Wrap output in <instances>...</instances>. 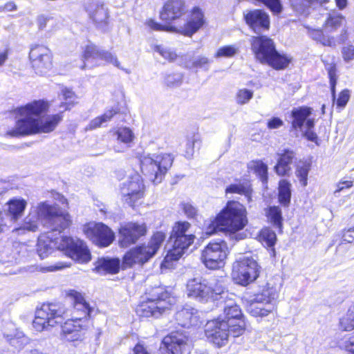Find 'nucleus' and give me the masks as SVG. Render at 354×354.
<instances>
[{
    "label": "nucleus",
    "mask_w": 354,
    "mask_h": 354,
    "mask_svg": "<svg viewBox=\"0 0 354 354\" xmlns=\"http://www.w3.org/2000/svg\"><path fill=\"white\" fill-rule=\"evenodd\" d=\"M48 108L44 100H35L15 110L17 118L15 127L7 131L10 137H21L33 134L50 133L55 129L62 120V113L41 118Z\"/></svg>",
    "instance_id": "1"
},
{
    "label": "nucleus",
    "mask_w": 354,
    "mask_h": 354,
    "mask_svg": "<svg viewBox=\"0 0 354 354\" xmlns=\"http://www.w3.org/2000/svg\"><path fill=\"white\" fill-rule=\"evenodd\" d=\"M54 249L64 252L66 255L79 263H87L91 259L87 246L79 239L63 236L53 238L52 233L39 236L37 252L41 259L47 257Z\"/></svg>",
    "instance_id": "2"
},
{
    "label": "nucleus",
    "mask_w": 354,
    "mask_h": 354,
    "mask_svg": "<svg viewBox=\"0 0 354 354\" xmlns=\"http://www.w3.org/2000/svg\"><path fill=\"white\" fill-rule=\"evenodd\" d=\"M66 297L73 302L75 312L80 315H73L62 326L61 337L67 342H82L88 328L87 317L89 316L91 308L83 295L75 290H70L66 292Z\"/></svg>",
    "instance_id": "3"
},
{
    "label": "nucleus",
    "mask_w": 354,
    "mask_h": 354,
    "mask_svg": "<svg viewBox=\"0 0 354 354\" xmlns=\"http://www.w3.org/2000/svg\"><path fill=\"white\" fill-rule=\"evenodd\" d=\"M248 223L245 207L237 201H229L226 207L215 217L205 223V231L212 235L217 231H225L231 234L243 230Z\"/></svg>",
    "instance_id": "4"
},
{
    "label": "nucleus",
    "mask_w": 354,
    "mask_h": 354,
    "mask_svg": "<svg viewBox=\"0 0 354 354\" xmlns=\"http://www.w3.org/2000/svg\"><path fill=\"white\" fill-rule=\"evenodd\" d=\"M251 50L257 61L276 70L288 67L291 58L276 49L274 41L267 36H256L250 39Z\"/></svg>",
    "instance_id": "5"
},
{
    "label": "nucleus",
    "mask_w": 354,
    "mask_h": 354,
    "mask_svg": "<svg viewBox=\"0 0 354 354\" xmlns=\"http://www.w3.org/2000/svg\"><path fill=\"white\" fill-rule=\"evenodd\" d=\"M223 290V277H212L209 280L198 277L187 283V295L189 298L201 302L216 301Z\"/></svg>",
    "instance_id": "6"
},
{
    "label": "nucleus",
    "mask_w": 354,
    "mask_h": 354,
    "mask_svg": "<svg viewBox=\"0 0 354 354\" xmlns=\"http://www.w3.org/2000/svg\"><path fill=\"white\" fill-rule=\"evenodd\" d=\"M176 303V299L160 287L155 288L147 300L142 301L136 308L140 317H158L169 310Z\"/></svg>",
    "instance_id": "7"
},
{
    "label": "nucleus",
    "mask_w": 354,
    "mask_h": 354,
    "mask_svg": "<svg viewBox=\"0 0 354 354\" xmlns=\"http://www.w3.org/2000/svg\"><path fill=\"white\" fill-rule=\"evenodd\" d=\"M167 237L162 231L155 232L147 245L137 246L127 252L124 257L123 268H131L136 264H144L152 258L161 247Z\"/></svg>",
    "instance_id": "8"
},
{
    "label": "nucleus",
    "mask_w": 354,
    "mask_h": 354,
    "mask_svg": "<svg viewBox=\"0 0 354 354\" xmlns=\"http://www.w3.org/2000/svg\"><path fill=\"white\" fill-rule=\"evenodd\" d=\"M170 153H159L143 155L140 158V169L144 176L162 177L168 174L174 162Z\"/></svg>",
    "instance_id": "9"
},
{
    "label": "nucleus",
    "mask_w": 354,
    "mask_h": 354,
    "mask_svg": "<svg viewBox=\"0 0 354 354\" xmlns=\"http://www.w3.org/2000/svg\"><path fill=\"white\" fill-rule=\"evenodd\" d=\"M259 269V264L251 255H240L233 263L232 276L236 283L247 286L257 279Z\"/></svg>",
    "instance_id": "10"
},
{
    "label": "nucleus",
    "mask_w": 354,
    "mask_h": 354,
    "mask_svg": "<svg viewBox=\"0 0 354 354\" xmlns=\"http://www.w3.org/2000/svg\"><path fill=\"white\" fill-rule=\"evenodd\" d=\"M64 313L65 310L61 304H44L37 310L32 326L37 331L48 330L49 327L62 323Z\"/></svg>",
    "instance_id": "11"
},
{
    "label": "nucleus",
    "mask_w": 354,
    "mask_h": 354,
    "mask_svg": "<svg viewBox=\"0 0 354 354\" xmlns=\"http://www.w3.org/2000/svg\"><path fill=\"white\" fill-rule=\"evenodd\" d=\"M228 253V247L225 241L210 242L202 250L201 259L207 268L220 269L224 267Z\"/></svg>",
    "instance_id": "12"
},
{
    "label": "nucleus",
    "mask_w": 354,
    "mask_h": 354,
    "mask_svg": "<svg viewBox=\"0 0 354 354\" xmlns=\"http://www.w3.org/2000/svg\"><path fill=\"white\" fill-rule=\"evenodd\" d=\"M49 211L50 209L46 206V202L32 207L21 225L13 229L12 232L18 234H24L26 232H36L38 230L39 221L44 224V218H47Z\"/></svg>",
    "instance_id": "13"
},
{
    "label": "nucleus",
    "mask_w": 354,
    "mask_h": 354,
    "mask_svg": "<svg viewBox=\"0 0 354 354\" xmlns=\"http://www.w3.org/2000/svg\"><path fill=\"white\" fill-rule=\"evenodd\" d=\"M32 67L35 73L43 75L53 67V55L48 48L43 45L32 46L29 53Z\"/></svg>",
    "instance_id": "14"
},
{
    "label": "nucleus",
    "mask_w": 354,
    "mask_h": 354,
    "mask_svg": "<svg viewBox=\"0 0 354 354\" xmlns=\"http://www.w3.org/2000/svg\"><path fill=\"white\" fill-rule=\"evenodd\" d=\"M86 237L100 247H107L114 240L113 232L102 223H88L84 228Z\"/></svg>",
    "instance_id": "15"
},
{
    "label": "nucleus",
    "mask_w": 354,
    "mask_h": 354,
    "mask_svg": "<svg viewBox=\"0 0 354 354\" xmlns=\"http://www.w3.org/2000/svg\"><path fill=\"white\" fill-rule=\"evenodd\" d=\"M147 228L145 223L127 222L121 224L119 228V243L127 248L134 244L141 236L147 234Z\"/></svg>",
    "instance_id": "16"
},
{
    "label": "nucleus",
    "mask_w": 354,
    "mask_h": 354,
    "mask_svg": "<svg viewBox=\"0 0 354 354\" xmlns=\"http://www.w3.org/2000/svg\"><path fill=\"white\" fill-rule=\"evenodd\" d=\"M187 342V337L183 333L172 332L163 338L158 354H183Z\"/></svg>",
    "instance_id": "17"
},
{
    "label": "nucleus",
    "mask_w": 354,
    "mask_h": 354,
    "mask_svg": "<svg viewBox=\"0 0 354 354\" xmlns=\"http://www.w3.org/2000/svg\"><path fill=\"white\" fill-rule=\"evenodd\" d=\"M204 23V13L199 7L196 6L191 10L186 24L179 27L170 26L167 30L171 32H178L191 37L203 26Z\"/></svg>",
    "instance_id": "18"
},
{
    "label": "nucleus",
    "mask_w": 354,
    "mask_h": 354,
    "mask_svg": "<svg viewBox=\"0 0 354 354\" xmlns=\"http://www.w3.org/2000/svg\"><path fill=\"white\" fill-rule=\"evenodd\" d=\"M205 331L209 341L218 347L225 346L228 342L227 324L221 321V318L207 322Z\"/></svg>",
    "instance_id": "19"
},
{
    "label": "nucleus",
    "mask_w": 354,
    "mask_h": 354,
    "mask_svg": "<svg viewBox=\"0 0 354 354\" xmlns=\"http://www.w3.org/2000/svg\"><path fill=\"white\" fill-rule=\"evenodd\" d=\"M180 239V241L178 243L176 239H170L171 241L173 242V246L165 256L161 264L162 268H171L172 263L178 261L185 253V251L194 243L195 236L187 234Z\"/></svg>",
    "instance_id": "20"
},
{
    "label": "nucleus",
    "mask_w": 354,
    "mask_h": 354,
    "mask_svg": "<svg viewBox=\"0 0 354 354\" xmlns=\"http://www.w3.org/2000/svg\"><path fill=\"white\" fill-rule=\"evenodd\" d=\"M46 206L50 211L47 214L48 218H44V225L53 231L59 232L68 227L71 223L70 216L68 214L59 212L56 205H50L46 203Z\"/></svg>",
    "instance_id": "21"
},
{
    "label": "nucleus",
    "mask_w": 354,
    "mask_h": 354,
    "mask_svg": "<svg viewBox=\"0 0 354 354\" xmlns=\"http://www.w3.org/2000/svg\"><path fill=\"white\" fill-rule=\"evenodd\" d=\"M243 16L246 24L254 32H260L269 29L270 18L265 11L259 9L246 10Z\"/></svg>",
    "instance_id": "22"
},
{
    "label": "nucleus",
    "mask_w": 354,
    "mask_h": 354,
    "mask_svg": "<svg viewBox=\"0 0 354 354\" xmlns=\"http://www.w3.org/2000/svg\"><path fill=\"white\" fill-rule=\"evenodd\" d=\"M144 185L142 178H131L121 188L123 200L131 207L143 197Z\"/></svg>",
    "instance_id": "23"
},
{
    "label": "nucleus",
    "mask_w": 354,
    "mask_h": 354,
    "mask_svg": "<svg viewBox=\"0 0 354 354\" xmlns=\"http://www.w3.org/2000/svg\"><path fill=\"white\" fill-rule=\"evenodd\" d=\"M82 57L85 61H97L98 59L104 60L118 68H122L120 63L117 57L111 52L104 50L93 44L87 45L84 50Z\"/></svg>",
    "instance_id": "24"
},
{
    "label": "nucleus",
    "mask_w": 354,
    "mask_h": 354,
    "mask_svg": "<svg viewBox=\"0 0 354 354\" xmlns=\"http://www.w3.org/2000/svg\"><path fill=\"white\" fill-rule=\"evenodd\" d=\"M187 12L185 3L182 0H167L160 12L162 21L171 22L180 18Z\"/></svg>",
    "instance_id": "25"
},
{
    "label": "nucleus",
    "mask_w": 354,
    "mask_h": 354,
    "mask_svg": "<svg viewBox=\"0 0 354 354\" xmlns=\"http://www.w3.org/2000/svg\"><path fill=\"white\" fill-rule=\"evenodd\" d=\"M346 19L339 12L333 10L327 13L323 24V30L327 34H333L341 28L339 34H342L344 30H346V39H348V28Z\"/></svg>",
    "instance_id": "26"
},
{
    "label": "nucleus",
    "mask_w": 354,
    "mask_h": 354,
    "mask_svg": "<svg viewBox=\"0 0 354 354\" xmlns=\"http://www.w3.org/2000/svg\"><path fill=\"white\" fill-rule=\"evenodd\" d=\"M175 319L178 324L183 327L196 326L199 322L198 312L192 306H185L176 313Z\"/></svg>",
    "instance_id": "27"
},
{
    "label": "nucleus",
    "mask_w": 354,
    "mask_h": 354,
    "mask_svg": "<svg viewBox=\"0 0 354 354\" xmlns=\"http://www.w3.org/2000/svg\"><path fill=\"white\" fill-rule=\"evenodd\" d=\"M26 206L27 201L25 199L15 197L6 203L4 211L11 221L16 222L24 214Z\"/></svg>",
    "instance_id": "28"
},
{
    "label": "nucleus",
    "mask_w": 354,
    "mask_h": 354,
    "mask_svg": "<svg viewBox=\"0 0 354 354\" xmlns=\"http://www.w3.org/2000/svg\"><path fill=\"white\" fill-rule=\"evenodd\" d=\"M276 307L273 304H266L263 301H260L255 298L250 299L246 306L248 313L252 317L263 318L267 317L268 315L272 313Z\"/></svg>",
    "instance_id": "29"
},
{
    "label": "nucleus",
    "mask_w": 354,
    "mask_h": 354,
    "mask_svg": "<svg viewBox=\"0 0 354 354\" xmlns=\"http://www.w3.org/2000/svg\"><path fill=\"white\" fill-rule=\"evenodd\" d=\"M311 36L313 39L319 41L324 46L335 47L346 41V30H344L342 34L334 37L324 35L322 30H315L311 32Z\"/></svg>",
    "instance_id": "30"
},
{
    "label": "nucleus",
    "mask_w": 354,
    "mask_h": 354,
    "mask_svg": "<svg viewBox=\"0 0 354 354\" xmlns=\"http://www.w3.org/2000/svg\"><path fill=\"white\" fill-rule=\"evenodd\" d=\"M120 266L118 259L102 258L96 262L95 270L100 274H115L118 272Z\"/></svg>",
    "instance_id": "31"
},
{
    "label": "nucleus",
    "mask_w": 354,
    "mask_h": 354,
    "mask_svg": "<svg viewBox=\"0 0 354 354\" xmlns=\"http://www.w3.org/2000/svg\"><path fill=\"white\" fill-rule=\"evenodd\" d=\"M278 296L279 294L276 288L267 284L259 292L255 294L253 298H255L260 301H261L266 304H268L269 302L270 304H273V306L276 307Z\"/></svg>",
    "instance_id": "32"
},
{
    "label": "nucleus",
    "mask_w": 354,
    "mask_h": 354,
    "mask_svg": "<svg viewBox=\"0 0 354 354\" xmlns=\"http://www.w3.org/2000/svg\"><path fill=\"white\" fill-rule=\"evenodd\" d=\"M86 12L88 13L90 18L96 24H100L106 23L108 18L106 9L103 5L98 3H90L86 6Z\"/></svg>",
    "instance_id": "33"
},
{
    "label": "nucleus",
    "mask_w": 354,
    "mask_h": 354,
    "mask_svg": "<svg viewBox=\"0 0 354 354\" xmlns=\"http://www.w3.org/2000/svg\"><path fill=\"white\" fill-rule=\"evenodd\" d=\"M312 110L309 107L301 106L292 110V127L293 129H301L306 120L311 115Z\"/></svg>",
    "instance_id": "34"
},
{
    "label": "nucleus",
    "mask_w": 354,
    "mask_h": 354,
    "mask_svg": "<svg viewBox=\"0 0 354 354\" xmlns=\"http://www.w3.org/2000/svg\"><path fill=\"white\" fill-rule=\"evenodd\" d=\"M280 156V158L274 169L277 175L286 176L288 175L290 169L289 165L292 162L295 153L292 151L284 150Z\"/></svg>",
    "instance_id": "35"
},
{
    "label": "nucleus",
    "mask_w": 354,
    "mask_h": 354,
    "mask_svg": "<svg viewBox=\"0 0 354 354\" xmlns=\"http://www.w3.org/2000/svg\"><path fill=\"white\" fill-rule=\"evenodd\" d=\"M329 0H290L292 9L299 14H305L308 9L315 5H322Z\"/></svg>",
    "instance_id": "36"
},
{
    "label": "nucleus",
    "mask_w": 354,
    "mask_h": 354,
    "mask_svg": "<svg viewBox=\"0 0 354 354\" xmlns=\"http://www.w3.org/2000/svg\"><path fill=\"white\" fill-rule=\"evenodd\" d=\"M116 113L117 111L113 109L106 111L103 115L93 119L85 127V131H92L102 127L109 122Z\"/></svg>",
    "instance_id": "37"
},
{
    "label": "nucleus",
    "mask_w": 354,
    "mask_h": 354,
    "mask_svg": "<svg viewBox=\"0 0 354 354\" xmlns=\"http://www.w3.org/2000/svg\"><path fill=\"white\" fill-rule=\"evenodd\" d=\"M248 172L250 175L257 177H268V167L262 160H252L247 165Z\"/></svg>",
    "instance_id": "38"
},
{
    "label": "nucleus",
    "mask_w": 354,
    "mask_h": 354,
    "mask_svg": "<svg viewBox=\"0 0 354 354\" xmlns=\"http://www.w3.org/2000/svg\"><path fill=\"white\" fill-rule=\"evenodd\" d=\"M235 295L229 292L226 290L225 279L223 278V292L218 295V299L217 301H220L221 304H223V313H229V310L231 308H234V306H239L235 301Z\"/></svg>",
    "instance_id": "39"
},
{
    "label": "nucleus",
    "mask_w": 354,
    "mask_h": 354,
    "mask_svg": "<svg viewBox=\"0 0 354 354\" xmlns=\"http://www.w3.org/2000/svg\"><path fill=\"white\" fill-rule=\"evenodd\" d=\"M111 132L113 133V136L115 137L118 142H122L127 146H129V144L131 143L135 138L133 131L129 127H119L112 130Z\"/></svg>",
    "instance_id": "40"
},
{
    "label": "nucleus",
    "mask_w": 354,
    "mask_h": 354,
    "mask_svg": "<svg viewBox=\"0 0 354 354\" xmlns=\"http://www.w3.org/2000/svg\"><path fill=\"white\" fill-rule=\"evenodd\" d=\"M61 95L64 102L60 104V113L70 110L77 103L78 97L70 88H64L61 91Z\"/></svg>",
    "instance_id": "41"
},
{
    "label": "nucleus",
    "mask_w": 354,
    "mask_h": 354,
    "mask_svg": "<svg viewBox=\"0 0 354 354\" xmlns=\"http://www.w3.org/2000/svg\"><path fill=\"white\" fill-rule=\"evenodd\" d=\"M190 227V223L187 221L176 222L173 226L170 239H176L177 242L179 243L180 241V239L183 238L187 234H193Z\"/></svg>",
    "instance_id": "42"
},
{
    "label": "nucleus",
    "mask_w": 354,
    "mask_h": 354,
    "mask_svg": "<svg viewBox=\"0 0 354 354\" xmlns=\"http://www.w3.org/2000/svg\"><path fill=\"white\" fill-rule=\"evenodd\" d=\"M265 214L268 221L274 227L281 230L282 227V213L279 206H270L265 209Z\"/></svg>",
    "instance_id": "43"
},
{
    "label": "nucleus",
    "mask_w": 354,
    "mask_h": 354,
    "mask_svg": "<svg viewBox=\"0 0 354 354\" xmlns=\"http://www.w3.org/2000/svg\"><path fill=\"white\" fill-rule=\"evenodd\" d=\"M290 184L286 180L282 179L279 183V201L284 207H288L290 202L291 189Z\"/></svg>",
    "instance_id": "44"
},
{
    "label": "nucleus",
    "mask_w": 354,
    "mask_h": 354,
    "mask_svg": "<svg viewBox=\"0 0 354 354\" xmlns=\"http://www.w3.org/2000/svg\"><path fill=\"white\" fill-rule=\"evenodd\" d=\"M227 324L228 335L233 337H239L243 335L246 329V322L245 318L239 319L236 322H225Z\"/></svg>",
    "instance_id": "45"
},
{
    "label": "nucleus",
    "mask_w": 354,
    "mask_h": 354,
    "mask_svg": "<svg viewBox=\"0 0 354 354\" xmlns=\"http://www.w3.org/2000/svg\"><path fill=\"white\" fill-rule=\"evenodd\" d=\"M37 23L39 30H43L48 28V31H53L55 29L57 19L51 16L41 15L37 17Z\"/></svg>",
    "instance_id": "46"
},
{
    "label": "nucleus",
    "mask_w": 354,
    "mask_h": 354,
    "mask_svg": "<svg viewBox=\"0 0 354 354\" xmlns=\"http://www.w3.org/2000/svg\"><path fill=\"white\" fill-rule=\"evenodd\" d=\"M339 327L343 330L351 331L354 329V308H350L340 319Z\"/></svg>",
    "instance_id": "47"
},
{
    "label": "nucleus",
    "mask_w": 354,
    "mask_h": 354,
    "mask_svg": "<svg viewBox=\"0 0 354 354\" xmlns=\"http://www.w3.org/2000/svg\"><path fill=\"white\" fill-rule=\"evenodd\" d=\"M18 256V252L16 250H14L13 245L9 244L0 254L1 261L3 263H16Z\"/></svg>",
    "instance_id": "48"
},
{
    "label": "nucleus",
    "mask_w": 354,
    "mask_h": 354,
    "mask_svg": "<svg viewBox=\"0 0 354 354\" xmlns=\"http://www.w3.org/2000/svg\"><path fill=\"white\" fill-rule=\"evenodd\" d=\"M259 239L263 244L268 248H272L277 241V236L270 228H264L261 231Z\"/></svg>",
    "instance_id": "49"
},
{
    "label": "nucleus",
    "mask_w": 354,
    "mask_h": 354,
    "mask_svg": "<svg viewBox=\"0 0 354 354\" xmlns=\"http://www.w3.org/2000/svg\"><path fill=\"white\" fill-rule=\"evenodd\" d=\"M209 60L205 56H198L195 57L192 61L186 62L185 66L189 69H198L204 68L208 70V65Z\"/></svg>",
    "instance_id": "50"
},
{
    "label": "nucleus",
    "mask_w": 354,
    "mask_h": 354,
    "mask_svg": "<svg viewBox=\"0 0 354 354\" xmlns=\"http://www.w3.org/2000/svg\"><path fill=\"white\" fill-rule=\"evenodd\" d=\"M325 68L328 71L330 79V91L332 94V100L334 103L335 101V87L337 84V77L336 75V66L335 64H327Z\"/></svg>",
    "instance_id": "51"
},
{
    "label": "nucleus",
    "mask_w": 354,
    "mask_h": 354,
    "mask_svg": "<svg viewBox=\"0 0 354 354\" xmlns=\"http://www.w3.org/2000/svg\"><path fill=\"white\" fill-rule=\"evenodd\" d=\"M239 48L236 45H230L221 47L216 51L214 57H232L237 54Z\"/></svg>",
    "instance_id": "52"
},
{
    "label": "nucleus",
    "mask_w": 354,
    "mask_h": 354,
    "mask_svg": "<svg viewBox=\"0 0 354 354\" xmlns=\"http://www.w3.org/2000/svg\"><path fill=\"white\" fill-rule=\"evenodd\" d=\"M228 313H223V317H220L221 321L225 322H236L239 319L245 318L239 306H234V308L230 309Z\"/></svg>",
    "instance_id": "53"
},
{
    "label": "nucleus",
    "mask_w": 354,
    "mask_h": 354,
    "mask_svg": "<svg viewBox=\"0 0 354 354\" xmlns=\"http://www.w3.org/2000/svg\"><path fill=\"white\" fill-rule=\"evenodd\" d=\"M253 97V91L247 88L238 91L236 95V102L239 104H247Z\"/></svg>",
    "instance_id": "54"
},
{
    "label": "nucleus",
    "mask_w": 354,
    "mask_h": 354,
    "mask_svg": "<svg viewBox=\"0 0 354 354\" xmlns=\"http://www.w3.org/2000/svg\"><path fill=\"white\" fill-rule=\"evenodd\" d=\"M351 97V91L348 89L342 90L338 95L336 100V108L339 111L344 109Z\"/></svg>",
    "instance_id": "55"
},
{
    "label": "nucleus",
    "mask_w": 354,
    "mask_h": 354,
    "mask_svg": "<svg viewBox=\"0 0 354 354\" xmlns=\"http://www.w3.org/2000/svg\"><path fill=\"white\" fill-rule=\"evenodd\" d=\"M155 50L158 52L163 58L169 62H173L177 58V54L169 48L161 46H156Z\"/></svg>",
    "instance_id": "56"
},
{
    "label": "nucleus",
    "mask_w": 354,
    "mask_h": 354,
    "mask_svg": "<svg viewBox=\"0 0 354 354\" xmlns=\"http://www.w3.org/2000/svg\"><path fill=\"white\" fill-rule=\"evenodd\" d=\"M226 193H238L248 196L250 193V188L248 185H232L226 189Z\"/></svg>",
    "instance_id": "57"
},
{
    "label": "nucleus",
    "mask_w": 354,
    "mask_h": 354,
    "mask_svg": "<svg viewBox=\"0 0 354 354\" xmlns=\"http://www.w3.org/2000/svg\"><path fill=\"white\" fill-rule=\"evenodd\" d=\"M198 142H201V140L198 137H194L192 139L187 140L185 149V156L186 158H191L193 157L195 151V145Z\"/></svg>",
    "instance_id": "58"
},
{
    "label": "nucleus",
    "mask_w": 354,
    "mask_h": 354,
    "mask_svg": "<svg viewBox=\"0 0 354 354\" xmlns=\"http://www.w3.org/2000/svg\"><path fill=\"white\" fill-rule=\"evenodd\" d=\"M183 77L180 73L169 74L165 78V84L170 87L177 86L182 82Z\"/></svg>",
    "instance_id": "59"
},
{
    "label": "nucleus",
    "mask_w": 354,
    "mask_h": 354,
    "mask_svg": "<svg viewBox=\"0 0 354 354\" xmlns=\"http://www.w3.org/2000/svg\"><path fill=\"white\" fill-rule=\"evenodd\" d=\"M339 344L340 348L354 354V335L345 337Z\"/></svg>",
    "instance_id": "60"
},
{
    "label": "nucleus",
    "mask_w": 354,
    "mask_h": 354,
    "mask_svg": "<svg viewBox=\"0 0 354 354\" xmlns=\"http://www.w3.org/2000/svg\"><path fill=\"white\" fill-rule=\"evenodd\" d=\"M342 55L346 62L354 59V45L348 44L342 48Z\"/></svg>",
    "instance_id": "61"
},
{
    "label": "nucleus",
    "mask_w": 354,
    "mask_h": 354,
    "mask_svg": "<svg viewBox=\"0 0 354 354\" xmlns=\"http://www.w3.org/2000/svg\"><path fill=\"white\" fill-rule=\"evenodd\" d=\"M145 25L151 30L158 31H167L169 32L167 28L171 26H163L156 22L152 19H147L145 21Z\"/></svg>",
    "instance_id": "62"
},
{
    "label": "nucleus",
    "mask_w": 354,
    "mask_h": 354,
    "mask_svg": "<svg viewBox=\"0 0 354 354\" xmlns=\"http://www.w3.org/2000/svg\"><path fill=\"white\" fill-rule=\"evenodd\" d=\"M70 263H64V262H57L54 265L46 266V267H41L40 271L43 272H54L57 270H62L65 268H68L70 266Z\"/></svg>",
    "instance_id": "63"
},
{
    "label": "nucleus",
    "mask_w": 354,
    "mask_h": 354,
    "mask_svg": "<svg viewBox=\"0 0 354 354\" xmlns=\"http://www.w3.org/2000/svg\"><path fill=\"white\" fill-rule=\"evenodd\" d=\"M6 340L15 347H18V344L22 342L23 335L21 333L6 334L3 333Z\"/></svg>",
    "instance_id": "64"
}]
</instances>
